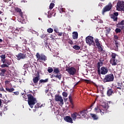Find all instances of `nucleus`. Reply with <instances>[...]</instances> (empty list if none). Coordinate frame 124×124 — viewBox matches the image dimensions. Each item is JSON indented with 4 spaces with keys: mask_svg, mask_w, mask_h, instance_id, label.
Listing matches in <instances>:
<instances>
[{
    "mask_svg": "<svg viewBox=\"0 0 124 124\" xmlns=\"http://www.w3.org/2000/svg\"><path fill=\"white\" fill-rule=\"evenodd\" d=\"M109 108L108 104H105L104 105H97L94 109V111L95 113H100L102 116L105 115L107 113V110Z\"/></svg>",
    "mask_w": 124,
    "mask_h": 124,
    "instance_id": "1",
    "label": "nucleus"
},
{
    "mask_svg": "<svg viewBox=\"0 0 124 124\" xmlns=\"http://www.w3.org/2000/svg\"><path fill=\"white\" fill-rule=\"evenodd\" d=\"M27 96L28 98V101L29 106H30L31 108H33V106L35 105V103L37 102L36 98L33 97L31 94H28Z\"/></svg>",
    "mask_w": 124,
    "mask_h": 124,
    "instance_id": "2",
    "label": "nucleus"
},
{
    "mask_svg": "<svg viewBox=\"0 0 124 124\" xmlns=\"http://www.w3.org/2000/svg\"><path fill=\"white\" fill-rule=\"evenodd\" d=\"M35 56L37 59V62H38L44 63L45 62H46V61L47 60V56L44 54H40L38 52L36 54Z\"/></svg>",
    "mask_w": 124,
    "mask_h": 124,
    "instance_id": "3",
    "label": "nucleus"
},
{
    "mask_svg": "<svg viewBox=\"0 0 124 124\" xmlns=\"http://www.w3.org/2000/svg\"><path fill=\"white\" fill-rule=\"evenodd\" d=\"M0 58L1 59V62H2V63H5L9 67V65H10L12 63L11 60L6 59V56L5 54L0 55Z\"/></svg>",
    "mask_w": 124,
    "mask_h": 124,
    "instance_id": "4",
    "label": "nucleus"
},
{
    "mask_svg": "<svg viewBox=\"0 0 124 124\" xmlns=\"http://www.w3.org/2000/svg\"><path fill=\"white\" fill-rule=\"evenodd\" d=\"M86 42L89 46H94L95 47V43L93 41V37L92 36H88L86 37Z\"/></svg>",
    "mask_w": 124,
    "mask_h": 124,
    "instance_id": "5",
    "label": "nucleus"
},
{
    "mask_svg": "<svg viewBox=\"0 0 124 124\" xmlns=\"http://www.w3.org/2000/svg\"><path fill=\"white\" fill-rule=\"evenodd\" d=\"M113 81H114V75L113 74L106 75L105 78L103 79L104 83L113 82Z\"/></svg>",
    "mask_w": 124,
    "mask_h": 124,
    "instance_id": "6",
    "label": "nucleus"
},
{
    "mask_svg": "<svg viewBox=\"0 0 124 124\" xmlns=\"http://www.w3.org/2000/svg\"><path fill=\"white\" fill-rule=\"evenodd\" d=\"M66 71H67L70 75H75L77 72V70L74 67H67L66 68Z\"/></svg>",
    "mask_w": 124,
    "mask_h": 124,
    "instance_id": "7",
    "label": "nucleus"
},
{
    "mask_svg": "<svg viewBox=\"0 0 124 124\" xmlns=\"http://www.w3.org/2000/svg\"><path fill=\"white\" fill-rule=\"evenodd\" d=\"M113 7V6L112 5V3L111 2L108 3V5H107L102 10V14L103 15H104V13L105 12H108V11H110L111 9H112V8Z\"/></svg>",
    "mask_w": 124,
    "mask_h": 124,
    "instance_id": "8",
    "label": "nucleus"
},
{
    "mask_svg": "<svg viewBox=\"0 0 124 124\" xmlns=\"http://www.w3.org/2000/svg\"><path fill=\"white\" fill-rule=\"evenodd\" d=\"M55 101L60 102V105H63V99L59 94H56L54 96Z\"/></svg>",
    "mask_w": 124,
    "mask_h": 124,
    "instance_id": "9",
    "label": "nucleus"
},
{
    "mask_svg": "<svg viewBox=\"0 0 124 124\" xmlns=\"http://www.w3.org/2000/svg\"><path fill=\"white\" fill-rule=\"evenodd\" d=\"M17 61H21V60H24L27 58V54L24 53H19L16 55Z\"/></svg>",
    "mask_w": 124,
    "mask_h": 124,
    "instance_id": "10",
    "label": "nucleus"
},
{
    "mask_svg": "<svg viewBox=\"0 0 124 124\" xmlns=\"http://www.w3.org/2000/svg\"><path fill=\"white\" fill-rule=\"evenodd\" d=\"M114 93H116V90L114 89V87L108 88L107 92V94L108 96H111L114 94Z\"/></svg>",
    "mask_w": 124,
    "mask_h": 124,
    "instance_id": "11",
    "label": "nucleus"
},
{
    "mask_svg": "<svg viewBox=\"0 0 124 124\" xmlns=\"http://www.w3.org/2000/svg\"><path fill=\"white\" fill-rule=\"evenodd\" d=\"M118 16H119V13L117 12H114L113 14L110 15V18L112 19L114 22L118 21Z\"/></svg>",
    "mask_w": 124,
    "mask_h": 124,
    "instance_id": "12",
    "label": "nucleus"
},
{
    "mask_svg": "<svg viewBox=\"0 0 124 124\" xmlns=\"http://www.w3.org/2000/svg\"><path fill=\"white\" fill-rule=\"evenodd\" d=\"M87 109H84L78 112L79 117H78L77 119H81L82 117H83V118H86V116H87Z\"/></svg>",
    "mask_w": 124,
    "mask_h": 124,
    "instance_id": "13",
    "label": "nucleus"
},
{
    "mask_svg": "<svg viewBox=\"0 0 124 124\" xmlns=\"http://www.w3.org/2000/svg\"><path fill=\"white\" fill-rule=\"evenodd\" d=\"M95 46H97L98 49H99V51H103V48H102V46L101 45V44H100V42L99 41V40H98V39H96L95 40Z\"/></svg>",
    "mask_w": 124,
    "mask_h": 124,
    "instance_id": "14",
    "label": "nucleus"
},
{
    "mask_svg": "<svg viewBox=\"0 0 124 124\" xmlns=\"http://www.w3.org/2000/svg\"><path fill=\"white\" fill-rule=\"evenodd\" d=\"M117 28L121 29L122 31H124V20H122L116 25Z\"/></svg>",
    "mask_w": 124,
    "mask_h": 124,
    "instance_id": "15",
    "label": "nucleus"
},
{
    "mask_svg": "<svg viewBox=\"0 0 124 124\" xmlns=\"http://www.w3.org/2000/svg\"><path fill=\"white\" fill-rule=\"evenodd\" d=\"M39 80H40V76H39V73L38 72V75L36 77H33L32 79L34 84H35L36 86L37 85Z\"/></svg>",
    "mask_w": 124,
    "mask_h": 124,
    "instance_id": "16",
    "label": "nucleus"
},
{
    "mask_svg": "<svg viewBox=\"0 0 124 124\" xmlns=\"http://www.w3.org/2000/svg\"><path fill=\"white\" fill-rule=\"evenodd\" d=\"M107 72H108V68L107 67L103 66L101 68V74L105 75V74H107Z\"/></svg>",
    "mask_w": 124,
    "mask_h": 124,
    "instance_id": "17",
    "label": "nucleus"
},
{
    "mask_svg": "<svg viewBox=\"0 0 124 124\" xmlns=\"http://www.w3.org/2000/svg\"><path fill=\"white\" fill-rule=\"evenodd\" d=\"M124 7V2H118L117 3V9H119L120 10L121 9H123Z\"/></svg>",
    "mask_w": 124,
    "mask_h": 124,
    "instance_id": "18",
    "label": "nucleus"
},
{
    "mask_svg": "<svg viewBox=\"0 0 124 124\" xmlns=\"http://www.w3.org/2000/svg\"><path fill=\"white\" fill-rule=\"evenodd\" d=\"M64 120L67 123H69L70 124H73V120L69 116H66L64 118Z\"/></svg>",
    "mask_w": 124,
    "mask_h": 124,
    "instance_id": "19",
    "label": "nucleus"
},
{
    "mask_svg": "<svg viewBox=\"0 0 124 124\" xmlns=\"http://www.w3.org/2000/svg\"><path fill=\"white\" fill-rule=\"evenodd\" d=\"M78 117H79V113H77V112H75L71 114V118L73 121H76Z\"/></svg>",
    "mask_w": 124,
    "mask_h": 124,
    "instance_id": "20",
    "label": "nucleus"
},
{
    "mask_svg": "<svg viewBox=\"0 0 124 124\" xmlns=\"http://www.w3.org/2000/svg\"><path fill=\"white\" fill-rule=\"evenodd\" d=\"M103 61L100 60V62H98L97 64V67L98 69V72H100V67L103 65Z\"/></svg>",
    "mask_w": 124,
    "mask_h": 124,
    "instance_id": "21",
    "label": "nucleus"
},
{
    "mask_svg": "<svg viewBox=\"0 0 124 124\" xmlns=\"http://www.w3.org/2000/svg\"><path fill=\"white\" fill-rule=\"evenodd\" d=\"M15 10L16 12L18 13H19L20 16L22 18V19H24V16H23V12H22V10L20 9L19 8H16Z\"/></svg>",
    "mask_w": 124,
    "mask_h": 124,
    "instance_id": "22",
    "label": "nucleus"
},
{
    "mask_svg": "<svg viewBox=\"0 0 124 124\" xmlns=\"http://www.w3.org/2000/svg\"><path fill=\"white\" fill-rule=\"evenodd\" d=\"M118 62V60L116 59H110V63L111 65L116 66L117 65V63Z\"/></svg>",
    "mask_w": 124,
    "mask_h": 124,
    "instance_id": "23",
    "label": "nucleus"
},
{
    "mask_svg": "<svg viewBox=\"0 0 124 124\" xmlns=\"http://www.w3.org/2000/svg\"><path fill=\"white\" fill-rule=\"evenodd\" d=\"M73 39H78V32L77 31H74L73 32Z\"/></svg>",
    "mask_w": 124,
    "mask_h": 124,
    "instance_id": "24",
    "label": "nucleus"
},
{
    "mask_svg": "<svg viewBox=\"0 0 124 124\" xmlns=\"http://www.w3.org/2000/svg\"><path fill=\"white\" fill-rule=\"evenodd\" d=\"M52 77H55L56 78H58L59 80H61V79H62V74L59 73V75H52V77H51V78H52Z\"/></svg>",
    "mask_w": 124,
    "mask_h": 124,
    "instance_id": "25",
    "label": "nucleus"
},
{
    "mask_svg": "<svg viewBox=\"0 0 124 124\" xmlns=\"http://www.w3.org/2000/svg\"><path fill=\"white\" fill-rule=\"evenodd\" d=\"M90 116L94 120H98V116L96 114L91 113Z\"/></svg>",
    "mask_w": 124,
    "mask_h": 124,
    "instance_id": "26",
    "label": "nucleus"
},
{
    "mask_svg": "<svg viewBox=\"0 0 124 124\" xmlns=\"http://www.w3.org/2000/svg\"><path fill=\"white\" fill-rule=\"evenodd\" d=\"M49 81L48 78H46L45 79H40L39 81V85H40L42 83H47Z\"/></svg>",
    "mask_w": 124,
    "mask_h": 124,
    "instance_id": "27",
    "label": "nucleus"
},
{
    "mask_svg": "<svg viewBox=\"0 0 124 124\" xmlns=\"http://www.w3.org/2000/svg\"><path fill=\"white\" fill-rule=\"evenodd\" d=\"M53 72L54 73H55V74H57L58 75H59L60 74V69H59V68H56L55 69H54L53 70Z\"/></svg>",
    "mask_w": 124,
    "mask_h": 124,
    "instance_id": "28",
    "label": "nucleus"
},
{
    "mask_svg": "<svg viewBox=\"0 0 124 124\" xmlns=\"http://www.w3.org/2000/svg\"><path fill=\"white\" fill-rule=\"evenodd\" d=\"M5 90L8 93H13V92H14V91L15 90V89H14V88H6Z\"/></svg>",
    "mask_w": 124,
    "mask_h": 124,
    "instance_id": "29",
    "label": "nucleus"
},
{
    "mask_svg": "<svg viewBox=\"0 0 124 124\" xmlns=\"http://www.w3.org/2000/svg\"><path fill=\"white\" fill-rule=\"evenodd\" d=\"M115 41V44L116 46V49H115V51H118V50H119V42L116 40H114Z\"/></svg>",
    "mask_w": 124,
    "mask_h": 124,
    "instance_id": "30",
    "label": "nucleus"
},
{
    "mask_svg": "<svg viewBox=\"0 0 124 124\" xmlns=\"http://www.w3.org/2000/svg\"><path fill=\"white\" fill-rule=\"evenodd\" d=\"M5 72H6V70L3 69L1 70V72L0 73V76H4V74H5Z\"/></svg>",
    "mask_w": 124,
    "mask_h": 124,
    "instance_id": "31",
    "label": "nucleus"
},
{
    "mask_svg": "<svg viewBox=\"0 0 124 124\" xmlns=\"http://www.w3.org/2000/svg\"><path fill=\"white\" fill-rule=\"evenodd\" d=\"M111 31V28H107V29L106 30V36H107V35H108V34H109V33H110Z\"/></svg>",
    "mask_w": 124,
    "mask_h": 124,
    "instance_id": "32",
    "label": "nucleus"
},
{
    "mask_svg": "<svg viewBox=\"0 0 124 124\" xmlns=\"http://www.w3.org/2000/svg\"><path fill=\"white\" fill-rule=\"evenodd\" d=\"M116 57H117V54L116 53H112L111 54V60H116Z\"/></svg>",
    "mask_w": 124,
    "mask_h": 124,
    "instance_id": "33",
    "label": "nucleus"
},
{
    "mask_svg": "<svg viewBox=\"0 0 124 124\" xmlns=\"http://www.w3.org/2000/svg\"><path fill=\"white\" fill-rule=\"evenodd\" d=\"M54 113L56 114V115H59V114H60V110L58 108H56L54 109Z\"/></svg>",
    "mask_w": 124,
    "mask_h": 124,
    "instance_id": "34",
    "label": "nucleus"
},
{
    "mask_svg": "<svg viewBox=\"0 0 124 124\" xmlns=\"http://www.w3.org/2000/svg\"><path fill=\"white\" fill-rule=\"evenodd\" d=\"M73 48L75 50H80L81 47L75 45L73 47Z\"/></svg>",
    "mask_w": 124,
    "mask_h": 124,
    "instance_id": "35",
    "label": "nucleus"
},
{
    "mask_svg": "<svg viewBox=\"0 0 124 124\" xmlns=\"http://www.w3.org/2000/svg\"><path fill=\"white\" fill-rule=\"evenodd\" d=\"M115 31L116 33H119L122 31V30L119 28H116L115 30Z\"/></svg>",
    "mask_w": 124,
    "mask_h": 124,
    "instance_id": "36",
    "label": "nucleus"
},
{
    "mask_svg": "<svg viewBox=\"0 0 124 124\" xmlns=\"http://www.w3.org/2000/svg\"><path fill=\"white\" fill-rule=\"evenodd\" d=\"M47 31L48 33H52L53 31V29L49 28L47 30Z\"/></svg>",
    "mask_w": 124,
    "mask_h": 124,
    "instance_id": "37",
    "label": "nucleus"
},
{
    "mask_svg": "<svg viewBox=\"0 0 124 124\" xmlns=\"http://www.w3.org/2000/svg\"><path fill=\"white\" fill-rule=\"evenodd\" d=\"M0 67H1L2 68H4V67H9V66L8 65L5 63H3V64L0 65Z\"/></svg>",
    "mask_w": 124,
    "mask_h": 124,
    "instance_id": "38",
    "label": "nucleus"
},
{
    "mask_svg": "<svg viewBox=\"0 0 124 124\" xmlns=\"http://www.w3.org/2000/svg\"><path fill=\"white\" fill-rule=\"evenodd\" d=\"M47 71L48 73H52V72L54 71V70L53 69V68L49 67L48 68Z\"/></svg>",
    "mask_w": 124,
    "mask_h": 124,
    "instance_id": "39",
    "label": "nucleus"
},
{
    "mask_svg": "<svg viewBox=\"0 0 124 124\" xmlns=\"http://www.w3.org/2000/svg\"><path fill=\"white\" fill-rule=\"evenodd\" d=\"M54 6H55V4H54V3H51L49 5V9H53Z\"/></svg>",
    "mask_w": 124,
    "mask_h": 124,
    "instance_id": "40",
    "label": "nucleus"
},
{
    "mask_svg": "<svg viewBox=\"0 0 124 124\" xmlns=\"http://www.w3.org/2000/svg\"><path fill=\"white\" fill-rule=\"evenodd\" d=\"M63 96H64V97H67V93L65 92H64L62 93Z\"/></svg>",
    "mask_w": 124,
    "mask_h": 124,
    "instance_id": "41",
    "label": "nucleus"
},
{
    "mask_svg": "<svg viewBox=\"0 0 124 124\" xmlns=\"http://www.w3.org/2000/svg\"><path fill=\"white\" fill-rule=\"evenodd\" d=\"M69 99L70 100V102L72 105H73V102H72V98H71V96H69Z\"/></svg>",
    "mask_w": 124,
    "mask_h": 124,
    "instance_id": "42",
    "label": "nucleus"
},
{
    "mask_svg": "<svg viewBox=\"0 0 124 124\" xmlns=\"http://www.w3.org/2000/svg\"><path fill=\"white\" fill-rule=\"evenodd\" d=\"M117 85H118V87H120L121 88H123V83H121L120 82H118L117 83Z\"/></svg>",
    "mask_w": 124,
    "mask_h": 124,
    "instance_id": "43",
    "label": "nucleus"
},
{
    "mask_svg": "<svg viewBox=\"0 0 124 124\" xmlns=\"http://www.w3.org/2000/svg\"><path fill=\"white\" fill-rule=\"evenodd\" d=\"M13 31H14V32H15V33H19V30L18 29H16V30Z\"/></svg>",
    "mask_w": 124,
    "mask_h": 124,
    "instance_id": "44",
    "label": "nucleus"
},
{
    "mask_svg": "<svg viewBox=\"0 0 124 124\" xmlns=\"http://www.w3.org/2000/svg\"><path fill=\"white\" fill-rule=\"evenodd\" d=\"M114 38L115 39V40H118V39H119V37L117 35H114Z\"/></svg>",
    "mask_w": 124,
    "mask_h": 124,
    "instance_id": "45",
    "label": "nucleus"
},
{
    "mask_svg": "<svg viewBox=\"0 0 124 124\" xmlns=\"http://www.w3.org/2000/svg\"><path fill=\"white\" fill-rule=\"evenodd\" d=\"M68 43L71 45H73V41L71 40H69L68 41Z\"/></svg>",
    "mask_w": 124,
    "mask_h": 124,
    "instance_id": "46",
    "label": "nucleus"
},
{
    "mask_svg": "<svg viewBox=\"0 0 124 124\" xmlns=\"http://www.w3.org/2000/svg\"><path fill=\"white\" fill-rule=\"evenodd\" d=\"M54 31L55 32H56V33H58L59 32V29L55 28L54 29Z\"/></svg>",
    "mask_w": 124,
    "mask_h": 124,
    "instance_id": "47",
    "label": "nucleus"
},
{
    "mask_svg": "<svg viewBox=\"0 0 124 124\" xmlns=\"http://www.w3.org/2000/svg\"><path fill=\"white\" fill-rule=\"evenodd\" d=\"M0 91H1V92H5V90H4V89H3V87H0Z\"/></svg>",
    "mask_w": 124,
    "mask_h": 124,
    "instance_id": "48",
    "label": "nucleus"
},
{
    "mask_svg": "<svg viewBox=\"0 0 124 124\" xmlns=\"http://www.w3.org/2000/svg\"><path fill=\"white\" fill-rule=\"evenodd\" d=\"M60 10L62 11V12H65V9L64 8H61Z\"/></svg>",
    "mask_w": 124,
    "mask_h": 124,
    "instance_id": "49",
    "label": "nucleus"
},
{
    "mask_svg": "<svg viewBox=\"0 0 124 124\" xmlns=\"http://www.w3.org/2000/svg\"><path fill=\"white\" fill-rule=\"evenodd\" d=\"M57 33H58V34H57V35H58V36H62V32H58Z\"/></svg>",
    "mask_w": 124,
    "mask_h": 124,
    "instance_id": "50",
    "label": "nucleus"
},
{
    "mask_svg": "<svg viewBox=\"0 0 124 124\" xmlns=\"http://www.w3.org/2000/svg\"><path fill=\"white\" fill-rule=\"evenodd\" d=\"M37 105L39 107V108L42 107V105H41L40 103H37Z\"/></svg>",
    "mask_w": 124,
    "mask_h": 124,
    "instance_id": "51",
    "label": "nucleus"
},
{
    "mask_svg": "<svg viewBox=\"0 0 124 124\" xmlns=\"http://www.w3.org/2000/svg\"><path fill=\"white\" fill-rule=\"evenodd\" d=\"M24 67L25 68H28L29 67V65H28V64H25L24 65Z\"/></svg>",
    "mask_w": 124,
    "mask_h": 124,
    "instance_id": "52",
    "label": "nucleus"
},
{
    "mask_svg": "<svg viewBox=\"0 0 124 124\" xmlns=\"http://www.w3.org/2000/svg\"><path fill=\"white\" fill-rule=\"evenodd\" d=\"M14 93H15V94L16 95H19V92H18V91H16V92H14Z\"/></svg>",
    "mask_w": 124,
    "mask_h": 124,
    "instance_id": "53",
    "label": "nucleus"
},
{
    "mask_svg": "<svg viewBox=\"0 0 124 124\" xmlns=\"http://www.w3.org/2000/svg\"><path fill=\"white\" fill-rule=\"evenodd\" d=\"M94 106V103H93L91 104V105L90 106V108L91 109H92V108H93V107Z\"/></svg>",
    "mask_w": 124,
    "mask_h": 124,
    "instance_id": "54",
    "label": "nucleus"
},
{
    "mask_svg": "<svg viewBox=\"0 0 124 124\" xmlns=\"http://www.w3.org/2000/svg\"><path fill=\"white\" fill-rule=\"evenodd\" d=\"M33 43H34V44H35V43L34 42V41L31 42V44L33 46H34V44Z\"/></svg>",
    "mask_w": 124,
    "mask_h": 124,
    "instance_id": "55",
    "label": "nucleus"
},
{
    "mask_svg": "<svg viewBox=\"0 0 124 124\" xmlns=\"http://www.w3.org/2000/svg\"><path fill=\"white\" fill-rule=\"evenodd\" d=\"M116 89H118V90H123V87H116Z\"/></svg>",
    "mask_w": 124,
    "mask_h": 124,
    "instance_id": "56",
    "label": "nucleus"
},
{
    "mask_svg": "<svg viewBox=\"0 0 124 124\" xmlns=\"http://www.w3.org/2000/svg\"><path fill=\"white\" fill-rule=\"evenodd\" d=\"M34 108H35V109H37V108H39L38 106H37V105L36 104V105L35 106Z\"/></svg>",
    "mask_w": 124,
    "mask_h": 124,
    "instance_id": "57",
    "label": "nucleus"
},
{
    "mask_svg": "<svg viewBox=\"0 0 124 124\" xmlns=\"http://www.w3.org/2000/svg\"><path fill=\"white\" fill-rule=\"evenodd\" d=\"M11 0H4V2H8L10 1Z\"/></svg>",
    "mask_w": 124,
    "mask_h": 124,
    "instance_id": "58",
    "label": "nucleus"
},
{
    "mask_svg": "<svg viewBox=\"0 0 124 124\" xmlns=\"http://www.w3.org/2000/svg\"><path fill=\"white\" fill-rule=\"evenodd\" d=\"M44 37H45V34L42 35L41 37V38H44Z\"/></svg>",
    "mask_w": 124,
    "mask_h": 124,
    "instance_id": "59",
    "label": "nucleus"
},
{
    "mask_svg": "<svg viewBox=\"0 0 124 124\" xmlns=\"http://www.w3.org/2000/svg\"><path fill=\"white\" fill-rule=\"evenodd\" d=\"M5 83L6 84H9V81L6 80V81H5Z\"/></svg>",
    "mask_w": 124,
    "mask_h": 124,
    "instance_id": "60",
    "label": "nucleus"
},
{
    "mask_svg": "<svg viewBox=\"0 0 124 124\" xmlns=\"http://www.w3.org/2000/svg\"><path fill=\"white\" fill-rule=\"evenodd\" d=\"M79 81L77 82V83L75 84V86H77V85H78V84H79Z\"/></svg>",
    "mask_w": 124,
    "mask_h": 124,
    "instance_id": "61",
    "label": "nucleus"
},
{
    "mask_svg": "<svg viewBox=\"0 0 124 124\" xmlns=\"http://www.w3.org/2000/svg\"><path fill=\"white\" fill-rule=\"evenodd\" d=\"M120 11H124V8H123V9H121L120 10Z\"/></svg>",
    "mask_w": 124,
    "mask_h": 124,
    "instance_id": "62",
    "label": "nucleus"
},
{
    "mask_svg": "<svg viewBox=\"0 0 124 124\" xmlns=\"http://www.w3.org/2000/svg\"><path fill=\"white\" fill-rule=\"evenodd\" d=\"M101 52H102V53H103V54H105V50H104L103 49V51H102Z\"/></svg>",
    "mask_w": 124,
    "mask_h": 124,
    "instance_id": "63",
    "label": "nucleus"
},
{
    "mask_svg": "<svg viewBox=\"0 0 124 124\" xmlns=\"http://www.w3.org/2000/svg\"><path fill=\"white\" fill-rule=\"evenodd\" d=\"M53 37H54V36H53V35H51V36H50V38H53Z\"/></svg>",
    "mask_w": 124,
    "mask_h": 124,
    "instance_id": "64",
    "label": "nucleus"
}]
</instances>
